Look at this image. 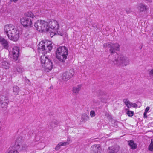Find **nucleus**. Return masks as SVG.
Wrapping results in <instances>:
<instances>
[{"mask_svg":"<svg viewBox=\"0 0 153 153\" xmlns=\"http://www.w3.org/2000/svg\"><path fill=\"white\" fill-rule=\"evenodd\" d=\"M82 87V85L79 84L76 86L74 87L73 88L72 91L73 93L75 95L78 94Z\"/></svg>","mask_w":153,"mask_h":153,"instance_id":"2eb2a0df","label":"nucleus"},{"mask_svg":"<svg viewBox=\"0 0 153 153\" xmlns=\"http://www.w3.org/2000/svg\"><path fill=\"white\" fill-rule=\"evenodd\" d=\"M59 143L61 146H65L69 144V143L67 142H60Z\"/></svg>","mask_w":153,"mask_h":153,"instance_id":"c85d7f7f","label":"nucleus"},{"mask_svg":"<svg viewBox=\"0 0 153 153\" xmlns=\"http://www.w3.org/2000/svg\"><path fill=\"white\" fill-rule=\"evenodd\" d=\"M48 23L49 31H50V35L51 36V34H54V35L56 34V32H53L51 31L50 29L56 31L57 33H58V30L59 29V25L58 22L56 20H53L50 22ZM53 35L52 36H53Z\"/></svg>","mask_w":153,"mask_h":153,"instance_id":"423d86ee","label":"nucleus"},{"mask_svg":"<svg viewBox=\"0 0 153 153\" xmlns=\"http://www.w3.org/2000/svg\"><path fill=\"white\" fill-rule=\"evenodd\" d=\"M74 74V72L73 69L70 70L69 72H65L63 74L62 79L64 81H67Z\"/></svg>","mask_w":153,"mask_h":153,"instance_id":"6e6552de","label":"nucleus"},{"mask_svg":"<svg viewBox=\"0 0 153 153\" xmlns=\"http://www.w3.org/2000/svg\"><path fill=\"white\" fill-rule=\"evenodd\" d=\"M90 116L92 117L95 116V112L94 111L92 110L90 111Z\"/></svg>","mask_w":153,"mask_h":153,"instance_id":"2f4dec72","label":"nucleus"},{"mask_svg":"<svg viewBox=\"0 0 153 153\" xmlns=\"http://www.w3.org/2000/svg\"><path fill=\"white\" fill-rule=\"evenodd\" d=\"M147 113V112H146L145 111L143 115H144V118H147V115H146Z\"/></svg>","mask_w":153,"mask_h":153,"instance_id":"f704fd0d","label":"nucleus"},{"mask_svg":"<svg viewBox=\"0 0 153 153\" xmlns=\"http://www.w3.org/2000/svg\"><path fill=\"white\" fill-rule=\"evenodd\" d=\"M52 49V46L51 42L48 40H44L41 42L38 45V50L39 53L44 54L42 55L40 60L42 66L45 70L48 72L53 68V65L45 54L47 52H49Z\"/></svg>","mask_w":153,"mask_h":153,"instance_id":"f257e3e1","label":"nucleus"},{"mask_svg":"<svg viewBox=\"0 0 153 153\" xmlns=\"http://www.w3.org/2000/svg\"><path fill=\"white\" fill-rule=\"evenodd\" d=\"M131 107H137V105L135 103H131Z\"/></svg>","mask_w":153,"mask_h":153,"instance_id":"473e14b6","label":"nucleus"},{"mask_svg":"<svg viewBox=\"0 0 153 153\" xmlns=\"http://www.w3.org/2000/svg\"><path fill=\"white\" fill-rule=\"evenodd\" d=\"M61 146L60 145V143H59L58 145L56 146L55 148V149L56 150H59Z\"/></svg>","mask_w":153,"mask_h":153,"instance_id":"7c9ffc66","label":"nucleus"},{"mask_svg":"<svg viewBox=\"0 0 153 153\" xmlns=\"http://www.w3.org/2000/svg\"><path fill=\"white\" fill-rule=\"evenodd\" d=\"M149 149L151 151H153V139L151 140V142L149 146Z\"/></svg>","mask_w":153,"mask_h":153,"instance_id":"bb28decb","label":"nucleus"},{"mask_svg":"<svg viewBox=\"0 0 153 153\" xmlns=\"http://www.w3.org/2000/svg\"><path fill=\"white\" fill-rule=\"evenodd\" d=\"M50 89H53V87L52 86H51L50 87Z\"/></svg>","mask_w":153,"mask_h":153,"instance_id":"c9c22d12","label":"nucleus"},{"mask_svg":"<svg viewBox=\"0 0 153 153\" xmlns=\"http://www.w3.org/2000/svg\"><path fill=\"white\" fill-rule=\"evenodd\" d=\"M108 149L110 150L108 153H117L119 150V147L117 146H114L109 147Z\"/></svg>","mask_w":153,"mask_h":153,"instance_id":"4468645a","label":"nucleus"},{"mask_svg":"<svg viewBox=\"0 0 153 153\" xmlns=\"http://www.w3.org/2000/svg\"><path fill=\"white\" fill-rule=\"evenodd\" d=\"M127 111L126 112L127 114L129 116L132 117L134 115V112L133 111H130L128 109H126Z\"/></svg>","mask_w":153,"mask_h":153,"instance_id":"a878e982","label":"nucleus"},{"mask_svg":"<svg viewBox=\"0 0 153 153\" xmlns=\"http://www.w3.org/2000/svg\"><path fill=\"white\" fill-rule=\"evenodd\" d=\"M13 0V1H14V2H16V1H17V0Z\"/></svg>","mask_w":153,"mask_h":153,"instance_id":"e433bc0d","label":"nucleus"},{"mask_svg":"<svg viewBox=\"0 0 153 153\" xmlns=\"http://www.w3.org/2000/svg\"><path fill=\"white\" fill-rule=\"evenodd\" d=\"M41 24L42 31L41 32L49 31L48 23V22L44 21L42 20Z\"/></svg>","mask_w":153,"mask_h":153,"instance_id":"f8f14e48","label":"nucleus"},{"mask_svg":"<svg viewBox=\"0 0 153 153\" xmlns=\"http://www.w3.org/2000/svg\"><path fill=\"white\" fill-rule=\"evenodd\" d=\"M25 15L26 17H29L33 18L35 17V16L33 14V13L31 11L27 12L25 13Z\"/></svg>","mask_w":153,"mask_h":153,"instance_id":"393cba45","label":"nucleus"},{"mask_svg":"<svg viewBox=\"0 0 153 153\" xmlns=\"http://www.w3.org/2000/svg\"><path fill=\"white\" fill-rule=\"evenodd\" d=\"M19 88L17 86H15L13 88V92L15 95H17L19 94Z\"/></svg>","mask_w":153,"mask_h":153,"instance_id":"412c9836","label":"nucleus"},{"mask_svg":"<svg viewBox=\"0 0 153 153\" xmlns=\"http://www.w3.org/2000/svg\"><path fill=\"white\" fill-rule=\"evenodd\" d=\"M128 145L130 146L131 149H135L137 147V145L134 143L133 140H130L128 141Z\"/></svg>","mask_w":153,"mask_h":153,"instance_id":"aec40b11","label":"nucleus"},{"mask_svg":"<svg viewBox=\"0 0 153 153\" xmlns=\"http://www.w3.org/2000/svg\"><path fill=\"white\" fill-rule=\"evenodd\" d=\"M123 102L128 108H131V102L129 101L128 99H123Z\"/></svg>","mask_w":153,"mask_h":153,"instance_id":"4be33fe9","label":"nucleus"},{"mask_svg":"<svg viewBox=\"0 0 153 153\" xmlns=\"http://www.w3.org/2000/svg\"><path fill=\"white\" fill-rule=\"evenodd\" d=\"M137 8L140 12H143L146 10L147 6L142 3H140L138 5Z\"/></svg>","mask_w":153,"mask_h":153,"instance_id":"dca6fc26","label":"nucleus"},{"mask_svg":"<svg viewBox=\"0 0 153 153\" xmlns=\"http://www.w3.org/2000/svg\"><path fill=\"white\" fill-rule=\"evenodd\" d=\"M103 47L104 48H110L109 51L111 54H114L116 53L117 51H119L120 50V45L116 43H107L104 44Z\"/></svg>","mask_w":153,"mask_h":153,"instance_id":"39448f33","label":"nucleus"},{"mask_svg":"<svg viewBox=\"0 0 153 153\" xmlns=\"http://www.w3.org/2000/svg\"><path fill=\"white\" fill-rule=\"evenodd\" d=\"M0 44L6 49H7L8 48V43L7 41L4 38L0 37Z\"/></svg>","mask_w":153,"mask_h":153,"instance_id":"ddd939ff","label":"nucleus"},{"mask_svg":"<svg viewBox=\"0 0 153 153\" xmlns=\"http://www.w3.org/2000/svg\"><path fill=\"white\" fill-rule=\"evenodd\" d=\"M8 153H18V151L15 149L9 150Z\"/></svg>","mask_w":153,"mask_h":153,"instance_id":"c756f323","label":"nucleus"},{"mask_svg":"<svg viewBox=\"0 0 153 153\" xmlns=\"http://www.w3.org/2000/svg\"><path fill=\"white\" fill-rule=\"evenodd\" d=\"M42 20H38L34 24V26L36 30L39 32L42 31Z\"/></svg>","mask_w":153,"mask_h":153,"instance_id":"f3484780","label":"nucleus"},{"mask_svg":"<svg viewBox=\"0 0 153 153\" xmlns=\"http://www.w3.org/2000/svg\"><path fill=\"white\" fill-rule=\"evenodd\" d=\"M89 119V117L86 114L84 113L82 114L81 117V120L82 121L86 122Z\"/></svg>","mask_w":153,"mask_h":153,"instance_id":"5701e85b","label":"nucleus"},{"mask_svg":"<svg viewBox=\"0 0 153 153\" xmlns=\"http://www.w3.org/2000/svg\"><path fill=\"white\" fill-rule=\"evenodd\" d=\"M20 22L25 27L30 26L32 24L31 19L30 18L26 17H24L21 18Z\"/></svg>","mask_w":153,"mask_h":153,"instance_id":"0eeeda50","label":"nucleus"},{"mask_svg":"<svg viewBox=\"0 0 153 153\" xmlns=\"http://www.w3.org/2000/svg\"><path fill=\"white\" fill-rule=\"evenodd\" d=\"M10 64L7 61L3 60L1 62L2 67L5 69H8L10 67Z\"/></svg>","mask_w":153,"mask_h":153,"instance_id":"a211bd4d","label":"nucleus"},{"mask_svg":"<svg viewBox=\"0 0 153 153\" xmlns=\"http://www.w3.org/2000/svg\"><path fill=\"white\" fill-rule=\"evenodd\" d=\"M149 74L150 77L153 80V69L151 70L149 73Z\"/></svg>","mask_w":153,"mask_h":153,"instance_id":"cd10ccee","label":"nucleus"},{"mask_svg":"<svg viewBox=\"0 0 153 153\" xmlns=\"http://www.w3.org/2000/svg\"><path fill=\"white\" fill-rule=\"evenodd\" d=\"M58 121L56 120H53L49 123V125L52 128L55 127L58 125Z\"/></svg>","mask_w":153,"mask_h":153,"instance_id":"b1692460","label":"nucleus"},{"mask_svg":"<svg viewBox=\"0 0 153 153\" xmlns=\"http://www.w3.org/2000/svg\"><path fill=\"white\" fill-rule=\"evenodd\" d=\"M150 108L149 107H147L146 108L145 111L147 113L148 111L149 110Z\"/></svg>","mask_w":153,"mask_h":153,"instance_id":"72a5a7b5","label":"nucleus"},{"mask_svg":"<svg viewBox=\"0 0 153 153\" xmlns=\"http://www.w3.org/2000/svg\"><path fill=\"white\" fill-rule=\"evenodd\" d=\"M68 51L67 48L64 46L59 47L56 52V57L61 62H64L67 58Z\"/></svg>","mask_w":153,"mask_h":153,"instance_id":"7ed1b4c3","label":"nucleus"},{"mask_svg":"<svg viewBox=\"0 0 153 153\" xmlns=\"http://www.w3.org/2000/svg\"><path fill=\"white\" fill-rule=\"evenodd\" d=\"M112 61L115 65L123 67L126 66L129 63V59L123 55H120L117 58L115 57Z\"/></svg>","mask_w":153,"mask_h":153,"instance_id":"20e7f679","label":"nucleus"},{"mask_svg":"<svg viewBox=\"0 0 153 153\" xmlns=\"http://www.w3.org/2000/svg\"><path fill=\"white\" fill-rule=\"evenodd\" d=\"M101 149L99 145H94L91 147V153H100Z\"/></svg>","mask_w":153,"mask_h":153,"instance_id":"9b49d317","label":"nucleus"},{"mask_svg":"<svg viewBox=\"0 0 153 153\" xmlns=\"http://www.w3.org/2000/svg\"><path fill=\"white\" fill-rule=\"evenodd\" d=\"M9 102L8 99L7 97L5 96H2L1 99V103L2 108L7 106Z\"/></svg>","mask_w":153,"mask_h":153,"instance_id":"9d476101","label":"nucleus"},{"mask_svg":"<svg viewBox=\"0 0 153 153\" xmlns=\"http://www.w3.org/2000/svg\"><path fill=\"white\" fill-rule=\"evenodd\" d=\"M24 71V69L21 66H18L14 69L15 72L19 74L22 73Z\"/></svg>","mask_w":153,"mask_h":153,"instance_id":"6ab92c4d","label":"nucleus"},{"mask_svg":"<svg viewBox=\"0 0 153 153\" xmlns=\"http://www.w3.org/2000/svg\"><path fill=\"white\" fill-rule=\"evenodd\" d=\"M20 139V140H21V137H19V138H18V139Z\"/></svg>","mask_w":153,"mask_h":153,"instance_id":"4c0bfd02","label":"nucleus"},{"mask_svg":"<svg viewBox=\"0 0 153 153\" xmlns=\"http://www.w3.org/2000/svg\"><path fill=\"white\" fill-rule=\"evenodd\" d=\"M12 53L13 59L16 61L17 60L19 55V49L16 46L13 47Z\"/></svg>","mask_w":153,"mask_h":153,"instance_id":"1a4fd4ad","label":"nucleus"},{"mask_svg":"<svg viewBox=\"0 0 153 153\" xmlns=\"http://www.w3.org/2000/svg\"><path fill=\"white\" fill-rule=\"evenodd\" d=\"M4 30L9 39L14 41H16L19 38V31L18 29L12 25L5 26Z\"/></svg>","mask_w":153,"mask_h":153,"instance_id":"f03ea898","label":"nucleus"}]
</instances>
